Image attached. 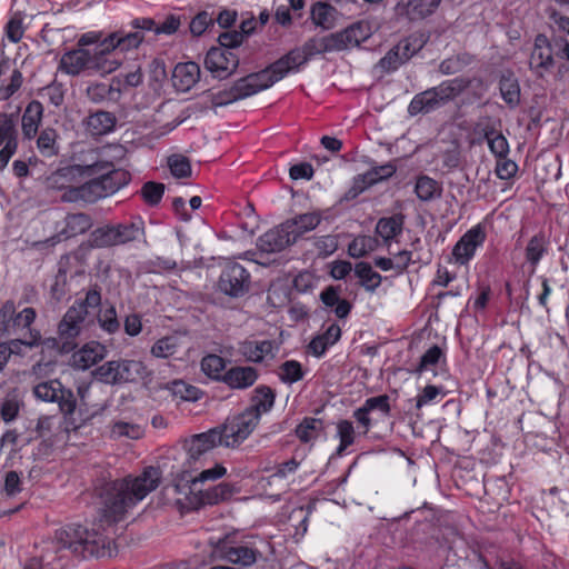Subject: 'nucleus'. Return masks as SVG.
I'll list each match as a JSON object with an SVG mask.
<instances>
[{
	"mask_svg": "<svg viewBox=\"0 0 569 569\" xmlns=\"http://www.w3.org/2000/svg\"><path fill=\"white\" fill-rule=\"evenodd\" d=\"M160 481L161 471L152 466L136 477L103 481L94 489L102 517L108 522L123 520L130 510L158 488Z\"/></svg>",
	"mask_w": 569,
	"mask_h": 569,
	"instance_id": "f257e3e1",
	"label": "nucleus"
},
{
	"mask_svg": "<svg viewBox=\"0 0 569 569\" xmlns=\"http://www.w3.org/2000/svg\"><path fill=\"white\" fill-rule=\"evenodd\" d=\"M113 52L111 33L104 36L102 31H89L80 36L77 48L62 54L59 70L72 77L80 74L104 77L117 71L121 66V61L113 57Z\"/></svg>",
	"mask_w": 569,
	"mask_h": 569,
	"instance_id": "f03ea898",
	"label": "nucleus"
},
{
	"mask_svg": "<svg viewBox=\"0 0 569 569\" xmlns=\"http://www.w3.org/2000/svg\"><path fill=\"white\" fill-rule=\"evenodd\" d=\"M100 306V288L94 284L88 289L83 299H77L67 309L57 326V333L60 335L67 349L74 351L79 346V338L87 336L94 326V316H91V310H97Z\"/></svg>",
	"mask_w": 569,
	"mask_h": 569,
	"instance_id": "7ed1b4c3",
	"label": "nucleus"
},
{
	"mask_svg": "<svg viewBox=\"0 0 569 569\" xmlns=\"http://www.w3.org/2000/svg\"><path fill=\"white\" fill-rule=\"evenodd\" d=\"M106 170L100 177L91 179L84 183H78L77 188L61 193L60 200L62 202H88L93 203L102 198L113 194L121 187L127 184V173L122 170L113 169L110 162H96L92 166L84 167V173L89 174L99 173Z\"/></svg>",
	"mask_w": 569,
	"mask_h": 569,
	"instance_id": "20e7f679",
	"label": "nucleus"
},
{
	"mask_svg": "<svg viewBox=\"0 0 569 569\" xmlns=\"http://www.w3.org/2000/svg\"><path fill=\"white\" fill-rule=\"evenodd\" d=\"M52 549L59 553L68 551L83 559L111 557V540L97 531H89L81 525H68L56 531Z\"/></svg>",
	"mask_w": 569,
	"mask_h": 569,
	"instance_id": "39448f33",
	"label": "nucleus"
},
{
	"mask_svg": "<svg viewBox=\"0 0 569 569\" xmlns=\"http://www.w3.org/2000/svg\"><path fill=\"white\" fill-rule=\"evenodd\" d=\"M470 83L469 79L457 77L419 92L411 99L408 113L417 116L436 111L460 96Z\"/></svg>",
	"mask_w": 569,
	"mask_h": 569,
	"instance_id": "423d86ee",
	"label": "nucleus"
},
{
	"mask_svg": "<svg viewBox=\"0 0 569 569\" xmlns=\"http://www.w3.org/2000/svg\"><path fill=\"white\" fill-rule=\"evenodd\" d=\"M556 57L569 61V41L562 37L549 39L543 33L537 34L529 57L530 71L543 79L555 69Z\"/></svg>",
	"mask_w": 569,
	"mask_h": 569,
	"instance_id": "0eeeda50",
	"label": "nucleus"
},
{
	"mask_svg": "<svg viewBox=\"0 0 569 569\" xmlns=\"http://www.w3.org/2000/svg\"><path fill=\"white\" fill-rule=\"evenodd\" d=\"M335 51H338V47L333 33L325 37H312L301 48H295L278 59L276 67H281L286 70L287 76L289 72L298 70L311 57Z\"/></svg>",
	"mask_w": 569,
	"mask_h": 569,
	"instance_id": "6e6552de",
	"label": "nucleus"
},
{
	"mask_svg": "<svg viewBox=\"0 0 569 569\" xmlns=\"http://www.w3.org/2000/svg\"><path fill=\"white\" fill-rule=\"evenodd\" d=\"M286 77V70L276 67V61L268 68L250 73L233 83V99L241 100L251 97L264 89H268L279 80Z\"/></svg>",
	"mask_w": 569,
	"mask_h": 569,
	"instance_id": "1a4fd4ad",
	"label": "nucleus"
},
{
	"mask_svg": "<svg viewBox=\"0 0 569 569\" xmlns=\"http://www.w3.org/2000/svg\"><path fill=\"white\" fill-rule=\"evenodd\" d=\"M259 423L257 413L244 410L226 420L221 427H217L224 447H237L256 429Z\"/></svg>",
	"mask_w": 569,
	"mask_h": 569,
	"instance_id": "9d476101",
	"label": "nucleus"
},
{
	"mask_svg": "<svg viewBox=\"0 0 569 569\" xmlns=\"http://www.w3.org/2000/svg\"><path fill=\"white\" fill-rule=\"evenodd\" d=\"M33 395L39 400L57 402L59 410L64 416L72 415L77 407V399L72 390L64 388L57 379L38 383L33 388Z\"/></svg>",
	"mask_w": 569,
	"mask_h": 569,
	"instance_id": "9b49d317",
	"label": "nucleus"
},
{
	"mask_svg": "<svg viewBox=\"0 0 569 569\" xmlns=\"http://www.w3.org/2000/svg\"><path fill=\"white\" fill-rule=\"evenodd\" d=\"M213 553L221 560L229 561L242 567H251L257 562L260 552L253 547L242 543H234L226 536L213 545Z\"/></svg>",
	"mask_w": 569,
	"mask_h": 569,
	"instance_id": "f8f14e48",
	"label": "nucleus"
},
{
	"mask_svg": "<svg viewBox=\"0 0 569 569\" xmlns=\"http://www.w3.org/2000/svg\"><path fill=\"white\" fill-rule=\"evenodd\" d=\"M132 30H124L123 28L111 32V39L114 51L119 49L121 52H127L137 49L144 40V32L154 27L152 18H136L130 22Z\"/></svg>",
	"mask_w": 569,
	"mask_h": 569,
	"instance_id": "ddd939ff",
	"label": "nucleus"
},
{
	"mask_svg": "<svg viewBox=\"0 0 569 569\" xmlns=\"http://www.w3.org/2000/svg\"><path fill=\"white\" fill-rule=\"evenodd\" d=\"M219 289L230 297H241L249 291L250 273L238 262H228L219 278Z\"/></svg>",
	"mask_w": 569,
	"mask_h": 569,
	"instance_id": "4468645a",
	"label": "nucleus"
},
{
	"mask_svg": "<svg viewBox=\"0 0 569 569\" xmlns=\"http://www.w3.org/2000/svg\"><path fill=\"white\" fill-rule=\"evenodd\" d=\"M204 66L214 78L226 79L237 70L239 57L232 51L213 47L206 54Z\"/></svg>",
	"mask_w": 569,
	"mask_h": 569,
	"instance_id": "2eb2a0df",
	"label": "nucleus"
},
{
	"mask_svg": "<svg viewBox=\"0 0 569 569\" xmlns=\"http://www.w3.org/2000/svg\"><path fill=\"white\" fill-rule=\"evenodd\" d=\"M485 240V228L481 224H476L457 241L452 249V256L458 263L466 264L473 258L477 248L481 247Z\"/></svg>",
	"mask_w": 569,
	"mask_h": 569,
	"instance_id": "dca6fc26",
	"label": "nucleus"
},
{
	"mask_svg": "<svg viewBox=\"0 0 569 569\" xmlns=\"http://www.w3.org/2000/svg\"><path fill=\"white\" fill-rule=\"evenodd\" d=\"M84 176V167L79 164L67 166L57 169L46 178V187L49 190L68 193L69 190L77 188Z\"/></svg>",
	"mask_w": 569,
	"mask_h": 569,
	"instance_id": "f3484780",
	"label": "nucleus"
},
{
	"mask_svg": "<svg viewBox=\"0 0 569 569\" xmlns=\"http://www.w3.org/2000/svg\"><path fill=\"white\" fill-rule=\"evenodd\" d=\"M293 231L286 227V222L268 230L257 240V248L264 253H276L295 243Z\"/></svg>",
	"mask_w": 569,
	"mask_h": 569,
	"instance_id": "a211bd4d",
	"label": "nucleus"
},
{
	"mask_svg": "<svg viewBox=\"0 0 569 569\" xmlns=\"http://www.w3.org/2000/svg\"><path fill=\"white\" fill-rule=\"evenodd\" d=\"M440 3L441 0H398L395 13L409 21H419L433 14Z\"/></svg>",
	"mask_w": 569,
	"mask_h": 569,
	"instance_id": "6ab92c4d",
	"label": "nucleus"
},
{
	"mask_svg": "<svg viewBox=\"0 0 569 569\" xmlns=\"http://www.w3.org/2000/svg\"><path fill=\"white\" fill-rule=\"evenodd\" d=\"M333 34L338 51H343L349 48L359 47L362 42L367 41L371 36V28L367 21H357Z\"/></svg>",
	"mask_w": 569,
	"mask_h": 569,
	"instance_id": "aec40b11",
	"label": "nucleus"
},
{
	"mask_svg": "<svg viewBox=\"0 0 569 569\" xmlns=\"http://www.w3.org/2000/svg\"><path fill=\"white\" fill-rule=\"evenodd\" d=\"M120 77H113L110 83L92 82L86 89V97L92 103L118 102L121 98Z\"/></svg>",
	"mask_w": 569,
	"mask_h": 569,
	"instance_id": "412c9836",
	"label": "nucleus"
},
{
	"mask_svg": "<svg viewBox=\"0 0 569 569\" xmlns=\"http://www.w3.org/2000/svg\"><path fill=\"white\" fill-rule=\"evenodd\" d=\"M217 446H223L221 436L217 428L194 435L186 442L188 456L194 461Z\"/></svg>",
	"mask_w": 569,
	"mask_h": 569,
	"instance_id": "4be33fe9",
	"label": "nucleus"
},
{
	"mask_svg": "<svg viewBox=\"0 0 569 569\" xmlns=\"http://www.w3.org/2000/svg\"><path fill=\"white\" fill-rule=\"evenodd\" d=\"M396 166L391 162L373 167L355 179L353 189L348 192V198H353L366 188L392 177L396 173Z\"/></svg>",
	"mask_w": 569,
	"mask_h": 569,
	"instance_id": "5701e85b",
	"label": "nucleus"
},
{
	"mask_svg": "<svg viewBox=\"0 0 569 569\" xmlns=\"http://www.w3.org/2000/svg\"><path fill=\"white\" fill-rule=\"evenodd\" d=\"M200 67L193 61L179 62L172 71V86L176 90L187 92L200 80Z\"/></svg>",
	"mask_w": 569,
	"mask_h": 569,
	"instance_id": "b1692460",
	"label": "nucleus"
},
{
	"mask_svg": "<svg viewBox=\"0 0 569 569\" xmlns=\"http://www.w3.org/2000/svg\"><path fill=\"white\" fill-rule=\"evenodd\" d=\"M107 355V348L98 341H89L84 343L78 351L72 355V366L77 369L86 370L99 361Z\"/></svg>",
	"mask_w": 569,
	"mask_h": 569,
	"instance_id": "393cba45",
	"label": "nucleus"
},
{
	"mask_svg": "<svg viewBox=\"0 0 569 569\" xmlns=\"http://www.w3.org/2000/svg\"><path fill=\"white\" fill-rule=\"evenodd\" d=\"M258 377L256 368L236 366L224 372L222 382L231 389H247L254 385Z\"/></svg>",
	"mask_w": 569,
	"mask_h": 569,
	"instance_id": "a878e982",
	"label": "nucleus"
},
{
	"mask_svg": "<svg viewBox=\"0 0 569 569\" xmlns=\"http://www.w3.org/2000/svg\"><path fill=\"white\" fill-rule=\"evenodd\" d=\"M86 130L91 136H106L112 132L117 124V118L112 112L98 110L90 113L83 121Z\"/></svg>",
	"mask_w": 569,
	"mask_h": 569,
	"instance_id": "bb28decb",
	"label": "nucleus"
},
{
	"mask_svg": "<svg viewBox=\"0 0 569 569\" xmlns=\"http://www.w3.org/2000/svg\"><path fill=\"white\" fill-rule=\"evenodd\" d=\"M118 246H123L129 242L140 241L143 239L146 242V224L141 217H134L130 221L114 224Z\"/></svg>",
	"mask_w": 569,
	"mask_h": 569,
	"instance_id": "cd10ccee",
	"label": "nucleus"
},
{
	"mask_svg": "<svg viewBox=\"0 0 569 569\" xmlns=\"http://www.w3.org/2000/svg\"><path fill=\"white\" fill-rule=\"evenodd\" d=\"M43 117V106L38 100H32L24 109L21 119V129L24 139L31 140L36 137Z\"/></svg>",
	"mask_w": 569,
	"mask_h": 569,
	"instance_id": "c85d7f7f",
	"label": "nucleus"
},
{
	"mask_svg": "<svg viewBox=\"0 0 569 569\" xmlns=\"http://www.w3.org/2000/svg\"><path fill=\"white\" fill-rule=\"evenodd\" d=\"M340 291V287L329 286L321 291L320 300L326 307L331 308L339 319H345L350 315L352 303L341 299Z\"/></svg>",
	"mask_w": 569,
	"mask_h": 569,
	"instance_id": "c756f323",
	"label": "nucleus"
},
{
	"mask_svg": "<svg viewBox=\"0 0 569 569\" xmlns=\"http://www.w3.org/2000/svg\"><path fill=\"white\" fill-rule=\"evenodd\" d=\"M92 219L88 213H69L63 220V228L59 231V234L66 239H69L79 234H83L92 227Z\"/></svg>",
	"mask_w": 569,
	"mask_h": 569,
	"instance_id": "7c9ffc66",
	"label": "nucleus"
},
{
	"mask_svg": "<svg viewBox=\"0 0 569 569\" xmlns=\"http://www.w3.org/2000/svg\"><path fill=\"white\" fill-rule=\"evenodd\" d=\"M405 219L406 217L402 213L380 218L376 224L377 234H379L386 243H389L402 233Z\"/></svg>",
	"mask_w": 569,
	"mask_h": 569,
	"instance_id": "2f4dec72",
	"label": "nucleus"
},
{
	"mask_svg": "<svg viewBox=\"0 0 569 569\" xmlns=\"http://www.w3.org/2000/svg\"><path fill=\"white\" fill-rule=\"evenodd\" d=\"M276 392L268 386L261 385L253 390L251 405L246 410L257 413L258 419L262 413L270 411L274 405Z\"/></svg>",
	"mask_w": 569,
	"mask_h": 569,
	"instance_id": "473e14b6",
	"label": "nucleus"
},
{
	"mask_svg": "<svg viewBox=\"0 0 569 569\" xmlns=\"http://www.w3.org/2000/svg\"><path fill=\"white\" fill-rule=\"evenodd\" d=\"M273 343L270 340H246L240 343L239 352L250 362H261L272 355Z\"/></svg>",
	"mask_w": 569,
	"mask_h": 569,
	"instance_id": "72a5a7b5",
	"label": "nucleus"
},
{
	"mask_svg": "<svg viewBox=\"0 0 569 569\" xmlns=\"http://www.w3.org/2000/svg\"><path fill=\"white\" fill-rule=\"evenodd\" d=\"M319 212H307L286 220V227L293 231L295 242L306 232L316 229L321 222Z\"/></svg>",
	"mask_w": 569,
	"mask_h": 569,
	"instance_id": "f704fd0d",
	"label": "nucleus"
},
{
	"mask_svg": "<svg viewBox=\"0 0 569 569\" xmlns=\"http://www.w3.org/2000/svg\"><path fill=\"white\" fill-rule=\"evenodd\" d=\"M427 41L428 38L423 33L415 32L401 39L393 47L406 64L412 57L423 49Z\"/></svg>",
	"mask_w": 569,
	"mask_h": 569,
	"instance_id": "c9c22d12",
	"label": "nucleus"
},
{
	"mask_svg": "<svg viewBox=\"0 0 569 569\" xmlns=\"http://www.w3.org/2000/svg\"><path fill=\"white\" fill-rule=\"evenodd\" d=\"M549 246V240L543 232H538L533 237H531L526 246V260L532 268V272L536 270V267L542 259V257L547 253Z\"/></svg>",
	"mask_w": 569,
	"mask_h": 569,
	"instance_id": "e433bc0d",
	"label": "nucleus"
},
{
	"mask_svg": "<svg viewBox=\"0 0 569 569\" xmlns=\"http://www.w3.org/2000/svg\"><path fill=\"white\" fill-rule=\"evenodd\" d=\"M355 276L359 279V284L367 292H375L382 282V276L372 269L368 262L361 261L355 266Z\"/></svg>",
	"mask_w": 569,
	"mask_h": 569,
	"instance_id": "4c0bfd02",
	"label": "nucleus"
},
{
	"mask_svg": "<svg viewBox=\"0 0 569 569\" xmlns=\"http://www.w3.org/2000/svg\"><path fill=\"white\" fill-rule=\"evenodd\" d=\"M415 192L419 200L429 202L441 197L442 186L429 176L422 174L416 180Z\"/></svg>",
	"mask_w": 569,
	"mask_h": 569,
	"instance_id": "58836bf2",
	"label": "nucleus"
},
{
	"mask_svg": "<svg viewBox=\"0 0 569 569\" xmlns=\"http://www.w3.org/2000/svg\"><path fill=\"white\" fill-rule=\"evenodd\" d=\"M119 371L120 385L144 379L151 375L147 366L139 360H120Z\"/></svg>",
	"mask_w": 569,
	"mask_h": 569,
	"instance_id": "ea45409f",
	"label": "nucleus"
},
{
	"mask_svg": "<svg viewBox=\"0 0 569 569\" xmlns=\"http://www.w3.org/2000/svg\"><path fill=\"white\" fill-rule=\"evenodd\" d=\"M499 90L501 98L510 108H516L519 104L520 86L518 79L512 73L501 76L499 80Z\"/></svg>",
	"mask_w": 569,
	"mask_h": 569,
	"instance_id": "a19ab883",
	"label": "nucleus"
},
{
	"mask_svg": "<svg viewBox=\"0 0 569 569\" xmlns=\"http://www.w3.org/2000/svg\"><path fill=\"white\" fill-rule=\"evenodd\" d=\"M322 430H323V422L321 419L306 417L296 427L295 433L301 442L308 443L310 441L316 440L319 437V435L322 432Z\"/></svg>",
	"mask_w": 569,
	"mask_h": 569,
	"instance_id": "79ce46f5",
	"label": "nucleus"
},
{
	"mask_svg": "<svg viewBox=\"0 0 569 569\" xmlns=\"http://www.w3.org/2000/svg\"><path fill=\"white\" fill-rule=\"evenodd\" d=\"M199 492L203 503L217 505L229 499L236 492V489L231 483L220 482L219 485L200 489Z\"/></svg>",
	"mask_w": 569,
	"mask_h": 569,
	"instance_id": "37998d69",
	"label": "nucleus"
},
{
	"mask_svg": "<svg viewBox=\"0 0 569 569\" xmlns=\"http://www.w3.org/2000/svg\"><path fill=\"white\" fill-rule=\"evenodd\" d=\"M92 248H109L118 246L114 224H107L94 229L89 236Z\"/></svg>",
	"mask_w": 569,
	"mask_h": 569,
	"instance_id": "c03bdc74",
	"label": "nucleus"
},
{
	"mask_svg": "<svg viewBox=\"0 0 569 569\" xmlns=\"http://www.w3.org/2000/svg\"><path fill=\"white\" fill-rule=\"evenodd\" d=\"M58 133L53 128H44L41 130L37 139V148L42 157L51 158L58 154L57 146Z\"/></svg>",
	"mask_w": 569,
	"mask_h": 569,
	"instance_id": "a18cd8bd",
	"label": "nucleus"
},
{
	"mask_svg": "<svg viewBox=\"0 0 569 569\" xmlns=\"http://www.w3.org/2000/svg\"><path fill=\"white\" fill-rule=\"evenodd\" d=\"M336 9L326 2H316L311 8V19L313 23L323 29H330L333 26V13Z\"/></svg>",
	"mask_w": 569,
	"mask_h": 569,
	"instance_id": "49530a36",
	"label": "nucleus"
},
{
	"mask_svg": "<svg viewBox=\"0 0 569 569\" xmlns=\"http://www.w3.org/2000/svg\"><path fill=\"white\" fill-rule=\"evenodd\" d=\"M120 360L107 361L94 369L93 376L100 382L107 385H120Z\"/></svg>",
	"mask_w": 569,
	"mask_h": 569,
	"instance_id": "de8ad7c7",
	"label": "nucleus"
},
{
	"mask_svg": "<svg viewBox=\"0 0 569 569\" xmlns=\"http://www.w3.org/2000/svg\"><path fill=\"white\" fill-rule=\"evenodd\" d=\"M226 361L218 355H207L201 360L202 372L211 379L222 381L224 375Z\"/></svg>",
	"mask_w": 569,
	"mask_h": 569,
	"instance_id": "09e8293b",
	"label": "nucleus"
},
{
	"mask_svg": "<svg viewBox=\"0 0 569 569\" xmlns=\"http://www.w3.org/2000/svg\"><path fill=\"white\" fill-rule=\"evenodd\" d=\"M172 396L183 401H197L201 398L202 391L182 380H174L168 385Z\"/></svg>",
	"mask_w": 569,
	"mask_h": 569,
	"instance_id": "8fccbe9b",
	"label": "nucleus"
},
{
	"mask_svg": "<svg viewBox=\"0 0 569 569\" xmlns=\"http://www.w3.org/2000/svg\"><path fill=\"white\" fill-rule=\"evenodd\" d=\"M91 316H94V321L97 320L100 328L110 335L120 329V322L114 306H110L98 312L91 311Z\"/></svg>",
	"mask_w": 569,
	"mask_h": 569,
	"instance_id": "3c124183",
	"label": "nucleus"
},
{
	"mask_svg": "<svg viewBox=\"0 0 569 569\" xmlns=\"http://www.w3.org/2000/svg\"><path fill=\"white\" fill-rule=\"evenodd\" d=\"M405 62L400 58L399 53L392 47L387 53L375 64L376 72L383 74H389L397 71Z\"/></svg>",
	"mask_w": 569,
	"mask_h": 569,
	"instance_id": "603ef678",
	"label": "nucleus"
},
{
	"mask_svg": "<svg viewBox=\"0 0 569 569\" xmlns=\"http://www.w3.org/2000/svg\"><path fill=\"white\" fill-rule=\"evenodd\" d=\"M179 347L178 337L167 336L154 342L151 353L157 358H169L178 352Z\"/></svg>",
	"mask_w": 569,
	"mask_h": 569,
	"instance_id": "864d4df0",
	"label": "nucleus"
},
{
	"mask_svg": "<svg viewBox=\"0 0 569 569\" xmlns=\"http://www.w3.org/2000/svg\"><path fill=\"white\" fill-rule=\"evenodd\" d=\"M164 189L166 187L161 182L148 181L142 184L140 194L148 206L156 207L160 203Z\"/></svg>",
	"mask_w": 569,
	"mask_h": 569,
	"instance_id": "5fc2aeb1",
	"label": "nucleus"
},
{
	"mask_svg": "<svg viewBox=\"0 0 569 569\" xmlns=\"http://www.w3.org/2000/svg\"><path fill=\"white\" fill-rule=\"evenodd\" d=\"M376 239L370 236L355 238L348 246V252L353 258L365 257L376 248Z\"/></svg>",
	"mask_w": 569,
	"mask_h": 569,
	"instance_id": "6e6d98bb",
	"label": "nucleus"
},
{
	"mask_svg": "<svg viewBox=\"0 0 569 569\" xmlns=\"http://www.w3.org/2000/svg\"><path fill=\"white\" fill-rule=\"evenodd\" d=\"M279 378L282 382L292 385L303 378V371L300 362L288 360L279 368Z\"/></svg>",
	"mask_w": 569,
	"mask_h": 569,
	"instance_id": "4d7b16f0",
	"label": "nucleus"
},
{
	"mask_svg": "<svg viewBox=\"0 0 569 569\" xmlns=\"http://www.w3.org/2000/svg\"><path fill=\"white\" fill-rule=\"evenodd\" d=\"M168 167L174 178H188L192 173L190 161L182 154H172L168 158Z\"/></svg>",
	"mask_w": 569,
	"mask_h": 569,
	"instance_id": "13d9d810",
	"label": "nucleus"
},
{
	"mask_svg": "<svg viewBox=\"0 0 569 569\" xmlns=\"http://www.w3.org/2000/svg\"><path fill=\"white\" fill-rule=\"evenodd\" d=\"M0 139L6 140V146L18 147V131L11 114L0 113Z\"/></svg>",
	"mask_w": 569,
	"mask_h": 569,
	"instance_id": "bf43d9fd",
	"label": "nucleus"
},
{
	"mask_svg": "<svg viewBox=\"0 0 569 569\" xmlns=\"http://www.w3.org/2000/svg\"><path fill=\"white\" fill-rule=\"evenodd\" d=\"M337 435L340 443L337 448V455H341L348 447L355 442V428L351 421L340 420L337 423Z\"/></svg>",
	"mask_w": 569,
	"mask_h": 569,
	"instance_id": "052dcab7",
	"label": "nucleus"
},
{
	"mask_svg": "<svg viewBox=\"0 0 569 569\" xmlns=\"http://www.w3.org/2000/svg\"><path fill=\"white\" fill-rule=\"evenodd\" d=\"M142 433L143 430L139 425L124 421H118L113 423L111 428V435L113 438L127 437L129 439H139Z\"/></svg>",
	"mask_w": 569,
	"mask_h": 569,
	"instance_id": "680f3d73",
	"label": "nucleus"
},
{
	"mask_svg": "<svg viewBox=\"0 0 569 569\" xmlns=\"http://www.w3.org/2000/svg\"><path fill=\"white\" fill-rule=\"evenodd\" d=\"M363 407L371 412H379L382 417L390 416V398L388 395H379L365 400Z\"/></svg>",
	"mask_w": 569,
	"mask_h": 569,
	"instance_id": "e2e57ef3",
	"label": "nucleus"
},
{
	"mask_svg": "<svg viewBox=\"0 0 569 569\" xmlns=\"http://www.w3.org/2000/svg\"><path fill=\"white\" fill-rule=\"evenodd\" d=\"M16 312V305L7 300L0 308V337L12 333V319Z\"/></svg>",
	"mask_w": 569,
	"mask_h": 569,
	"instance_id": "0e129e2a",
	"label": "nucleus"
},
{
	"mask_svg": "<svg viewBox=\"0 0 569 569\" xmlns=\"http://www.w3.org/2000/svg\"><path fill=\"white\" fill-rule=\"evenodd\" d=\"M446 396V390L442 387L428 385L416 398V408L420 410L423 406H427L437 400V398Z\"/></svg>",
	"mask_w": 569,
	"mask_h": 569,
	"instance_id": "69168bd1",
	"label": "nucleus"
},
{
	"mask_svg": "<svg viewBox=\"0 0 569 569\" xmlns=\"http://www.w3.org/2000/svg\"><path fill=\"white\" fill-rule=\"evenodd\" d=\"M214 17L208 11H200L197 13L192 20L190 21V32L199 37L201 36L210 26H213Z\"/></svg>",
	"mask_w": 569,
	"mask_h": 569,
	"instance_id": "338daca9",
	"label": "nucleus"
},
{
	"mask_svg": "<svg viewBox=\"0 0 569 569\" xmlns=\"http://www.w3.org/2000/svg\"><path fill=\"white\" fill-rule=\"evenodd\" d=\"M23 83V76L19 69L11 72L10 81L7 86L0 87V101L9 100L14 93L19 91Z\"/></svg>",
	"mask_w": 569,
	"mask_h": 569,
	"instance_id": "774afa93",
	"label": "nucleus"
}]
</instances>
